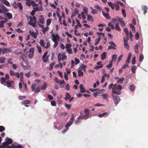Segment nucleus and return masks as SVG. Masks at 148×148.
<instances>
[{
    "mask_svg": "<svg viewBox=\"0 0 148 148\" xmlns=\"http://www.w3.org/2000/svg\"><path fill=\"white\" fill-rule=\"evenodd\" d=\"M52 37L53 38L52 40L54 42L57 41V40L58 41L60 40V37L58 34H56V35L53 34L52 35Z\"/></svg>",
    "mask_w": 148,
    "mask_h": 148,
    "instance_id": "nucleus-3",
    "label": "nucleus"
},
{
    "mask_svg": "<svg viewBox=\"0 0 148 148\" xmlns=\"http://www.w3.org/2000/svg\"><path fill=\"white\" fill-rule=\"evenodd\" d=\"M108 5L111 7L112 9L113 10L114 9V4H113V3L112 2H108Z\"/></svg>",
    "mask_w": 148,
    "mask_h": 148,
    "instance_id": "nucleus-37",
    "label": "nucleus"
},
{
    "mask_svg": "<svg viewBox=\"0 0 148 148\" xmlns=\"http://www.w3.org/2000/svg\"><path fill=\"white\" fill-rule=\"evenodd\" d=\"M26 98V97L25 96H18V98L20 100H22Z\"/></svg>",
    "mask_w": 148,
    "mask_h": 148,
    "instance_id": "nucleus-47",
    "label": "nucleus"
},
{
    "mask_svg": "<svg viewBox=\"0 0 148 148\" xmlns=\"http://www.w3.org/2000/svg\"><path fill=\"white\" fill-rule=\"evenodd\" d=\"M108 26L109 27H110L112 29H114V25L111 22H109L108 24Z\"/></svg>",
    "mask_w": 148,
    "mask_h": 148,
    "instance_id": "nucleus-38",
    "label": "nucleus"
},
{
    "mask_svg": "<svg viewBox=\"0 0 148 148\" xmlns=\"http://www.w3.org/2000/svg\"><path fill=\"white\" fill-rule=\"evenodd\" d=\"M40 45L42 47H44L45 46L44 42L43 40H40Z\"/></svg>",
    "mask_w": 148,
    "mask_h": 148,
    "instance_id": "nucleus-54",
    "label": "nucleus"
},
{
    "mask_svg": "<svg viewBox=\"0 0 148 148\" xmlns=\"http://www.w3.org/2000/svg\"><path fill=\"white\" fill-rule=\"evenodd\" d=\"M84 112L85 114V117L86 119L88 118L89 113V110L87 109H85L84 110Z\"/></svg>",
    "mask_w": 148,
    "mask_h": 148,
    "instance_id": "nucleus-7",
    "label": "nucleus"
},
{
    "mask_svg": "<svg viewBox=\"0 0 148 148\" xmlns=\"http://www.w3.org/2000/svg\"><path fill=\"white\" fill-rule=\"evenodd\" d=\"M11 51H12L11 49L7 48H4L2 49V53L3 54L7 52H11Z\"/></svg>",
    "mask_w": 148,
    "mask_h": 148,
    "instance_id": "nucleus-9",
    "label": "nucleus"
},
{
    "mask_svg": "<svg viewBox=\"0 0 148 148\" xmlns=\"http://www.w3.org/2000/svg\"><path fill=\"white\" fill-rule=\"evenodd\" d=\"M78 75L79 76H80L81 75L82 76H83V72L82 71L80 70L79 69L78 70Z\"/></svg>",
    "mask_w": 148,
    "mask_h": 148,
    "instance_id": "nucleus-39",
    "label": "nucleus"
},
{
    "mask_svg": "<svg viewBox=\"0 0 148 148\" xmlns=\"http://www.w3.org/2000/svg\"><path fill=\"white\" fill-rule=\"evenodd\" d=\"M147 7L146 6H144L143 7V10L144 11V14H145L147 12Z\"/></svg>",
    "mask_w": 148,
    "mask_h": 148,
    "instance_id": "nucleus-41",
    "label": "nucleus"
},
{
    "mask_svg": "<svg viewBox=\"0 0 148 148\" xmlns=\"http://www.w3.org/2000/svg\"><path fill=\"white\" fill-rule=\"evenodd\" d=\"M47 85L46 83H44L43 84V85L41 86V90H45L46 88Z\"/></svg>",
    "mask_w": 148,
    "mask_h": 148,
    "instance_id": "nucleus-33",
    "label": "nucleus"
},
{
    "mask_svg": "<svg viewBox=\"0 0 148 148\" xmlns=\"http://www.w3.org/2000/svg\"><path fill=\"white\" fill-rule=\"evenodd\" d=\"M112 65V62L110 61V62L109 64L106 66V67L108 68H111Z\"/></svg>",
    "mask_w": 148,
    "mask_h": 148,
    "instance_id": "nucleus-45",
    "label": "nucleus"
},
{
    "mask_svg": "<svg viewBox=\"0 0 148 148\" xmlns=\"http://www.w3.org/2000/svg\"><path fill=\"white\" fill-rule=\"evenodd\" d=\"M48 27H47L43 29L42 32L43 34H45V32L47 31V30L48 29Z\"/></svg>",
    "mask_w": 148,
    "mask_h": 148,
    "instance_id": "nucleus-59",
    "label": "nucleus"
},
{
    "mask_svg": "<svg viewBox=\"0 0 148 148\" xmlns=\"http://www.w3.org/2000/svg\"><path fill=\"white\" fill-rule=\"evenodd\" d=\"M1 7L3 10V13L7 12L8 11V10L4 5H1Z\"/></svg>",
    "mask_w": 148,
    "mask_h": 148,
    "instance_id": "nucleus-19",
    "label": "nucleus"
},
{
    "mask_svg": "<svg viewBox=\"0 0 148 148\" xmlns=\"http://www.w3.org/2000/svg\"><path fill=\"white\" fill-rule=\"evenodd\" d=\"M103 75H104V77H107V79H109L110 77V75L109 74H107L105 71L103 72Z\"/></svg>",
    "mask_w": 148,
    "mask_h": 148,
    "instance_id": "nucleus-34",
    "label": "nucleus"
},
{
    "mask_svg": "<svg viewBox=\"0 0 148 148\" xmlns=\"http://www.w3.org/2000/svg\"><path fill=\"white\" fill-rule=\"evenodd\" d=\"M144 59V56L142 54H140L139 57V61L141 62Z\"/></svg>",
    "mask_w": 148,
    "mask_h": 148,
    "instance_id": "nucleus-46",
    "label": "nucleus"
},
{
    "mask_svg": "<svg viewBox=\"0 0 148 148\" xmlns=\"http://www.w3.org/2000/svg\"><path fill=\"white\" fill-rule=\"evenodd\" d=\"M124 45L126 48L127 49H129V46L127 43H124Z\"/></svg>",
    "mask_w": 148,
    "mask_h": 148,
    "instance_id": "nucleus-63",
    "label": "nucleus"
},
{
    "mask_svg": "<svg viewBox=\"0 0 148 148\" xmlns=\"http://www.w3.org/2000/svg\"><path fill=\"white\" fill-rule=\"evenodd\" d=\"M38 20L40 22V23L42 24H43L44 23V18L42 16H39Z\"/></svg>",
    "mask_w": 148,
    "mask_h": 148,
    "instance_id": "nucleus-12",
    "label": "nucleus"
},
{
    "mask_svg": "<svg viewBox=\"0 0 148 148\" xmlns=\"http://www.w3.org/2000/svg\"><path fill=\"white\" fill-rule=\"evenodd\" d=\"M71 97V95L68 92H66V96L64 97L65 100H68Z\"/></svg>",
    "mask_w": 148,
    "mask_h": 148,
    "instance_id": "nucleus-25",
    "label": "nucleus"
},
{
    "mask_svg": "<svg viewBox=\"0 0 148 148\" xmlns=\"http://www.w3.org/2000/svg\"><path fill=\"white\" fill-rule=\"evenodd\" d=\"M107 114V112H103L101 114L98 115V116L100 118H101Z\"/></svg>",
    "mask_w": 148,
    "mask_h": 148,
    "instance_id": "nucleus-31",
    "label": "nucleus"
},
{
    "mask_svg": "<svg viewBox=\"0 0 148 148\" xmlns=\"http://www.w3.org/2000/svg\"><path fill=\"white\" fill-rule=\"evenodd\" d=\"M116 90L121 91L122 89V87L120 85H119L117 87H116L115 88Z\"/></svg>",
    "mask_w": 148,
    "mask_h": 148,
    "instance_id": "nucleus-40",
    "label": "nucleus"
},
{
    "mask_svg": "<svg viewBox=\"0 0 148 148\" xmlns=\"http://www.w3.org/2000/svg\"><path fill=\"white\" fill-rule=\"evenodd\" d=\"M122 14L123 15V17H125L126 16V13H125V10L123 9H122Z\"/></svg>",
    "mask_w": 148,
    "mask_h": 148,
    "instance_id": "nucleus-43",
    "label": "nucleus"
},
{
    "mask_svg": "<svg viewBox=\"0 0 148 148\" xmlns=\"http://www.w3.org/2000/svg\"><path fill=\"white\" fill-rule=\"evenodd\" d=\"M18 3H17L16 2H14L13 3V6L14 8H17L18 7Z\"/></svg>",
    "mask_w": 148,
    "mask_h": 148,
    "instance_id": "nucleus-49",
    "label": "nucleus"
},
{
    "mask_svg": "<svg viewBox=\"0 0 148 148\" xmlns=\"http://www.w3.org/2000/svg\"><path fill=\"white\" fill-rule=\"evenodd\" d=\"M36 47L37 49H38L39 53H40L41 52V47H40L39 45H37Z\"/></svg>",
    "mask_w": 148,
    "mask_h": 148,
    "instance_id": "nucleus-60",
    "label": "nucleus"
},
{
    "mask_svg": "<svg viewBox=\"0 0 148 148\" xmlns=\"http://www.w3.org/2000/svg\"><path fill=\"white\" fill-rule=\"evenodd\" d=\"M115 30L118 31H121V29L118 23H116L115 25Z\"/></svg>",
    "mask_w": 148,
    "mask_h": 148,
    "instance_id": "nucleus-21",
    "label": "nucleus"
},
{
    "mask_svg": "<svg viewBox=\"0 0 148 148\" xmlns=\"http://www.w3.org/2000/svg\"><path fill=\"white\" fill-rule=\"evenodd\" d=\"M51 23V19H48L47 21V25H49Z\"/></svg>",
    "mask_w": 148,
    "mask_h": 148,
    "instance_id": "nucleus-48",
    "label": "nucleus"
},
{
    "mask_svg": "<svg viewBox=\"0 0 148 148\" xmlns=\"http://www.w3.org/2000/svg\"><path fill=\"white\" fill-rule=\"evenodd\" d=\"M138 45L137 44L134 47V51L136 53H139L138 50Z\"/></svg>",
    "mask_w": 148,
    "mask_h": 148,
    "instance_id": "nucleus-13",
    "label": "nucleus"
},
{
    "mask_svg": "<svg viewBox=\"0 0 148 148\" xmlns=\"http://www.w3.org/2000/svg\"><path fill=\"white\" fill-rule=\"evenodd\" d=\"M75 64H77L79 63V60L77 58H75Z\"/></svg>",
    "mask_w": 148,
    "mask_h": 148,
    "instance_id": "nucleus-56",
    "label": "nucleus"
},
{
    "mask_svg": "<svg viewBox=\"0 0 148 148\" xmlns=\"http://www.w3.org/2000/svg\"><path fill=\"white\" fill-rule=\"evenodd\" d=\"M65 88L67 90L69 91L70 90V87L69 85V84H67L66 86H65Z\"/></svg>",
    "mask_w": 148,
    "mask_h": 148,
    "instance_id": "nucleus-55",
    "label": "nucleus"
},
{
    "mask_svg": "<svg viewBox=\"0 0 148 148\" xmlns=\"http://www.w3.org/2000/svg\"><path fill=\"white\" fill-rule=\"evenodd\" d=\"M40 89L39 86H38L35 90V92L36 93H38L40 91Z\"/></svg>",
    "mask_w": 148,
    "mask_h": 148,
    "instance_id": "nucleus-52",
    "label": "nucleus"
},
{
    "mask_svg": "<svg viewBox=\"0 0 148 148\" xmlns=\"http://www.w3.org/2000/svg\"><path fill=\"white\" fill-rule=\"evenodd\" d=\"M132 56L131 53H130L129 54V56L127 57V60H126V62L127 63L130 62L131 59V57Z\"/></svg>",
    "mask_w": 148,
    "mask_h": 148,
    "instance_id": "nucleus-28",
    "label": "nucleus"
},
{
    "mask_svg": "<svg viewBox=\"0 0 148 148\" xmlns=\"http://www.w3.org/2000/svg\"><path fill=\"white\" fill-rule=\"evenodd\" d=\"M78 13V12L77 11L75 10L74 12L73 13L72 15L71 16V18L72 19L74 16H76V14Z\"/></svg>",
    "mask_w": 148,
    "mask_h": 148,
    "instance_id": "nucleus-35",
    "label": "nucleus"
},
{
    "mask_svg": "<svg viewBox=\"0 0 148 148\" xmlns=\"http://www.w3.org/2000/svg\"><path fill=\"white\" fill-rule=\"evenodd\" d=\"M106 58V53L104 52L101 54V58L102 60H104Z\"/></svg>",
    "mask_w": 148,
    "mask_h": 148,
    "instance_id": "nucleus-18",
    "label": "nucleus"
},
{
    "mask_svg": "<svg viewBox=\"0 0 148 148\" xmlns=\"http://www.w3.org/2000/svg\"><path fill=\"white\" fill-rule=\"evenodd\" d=\"M30 101L29 100H25L22 101L21 103L24 105L29 104L30 103Z\"/></svg>",
    "mask_w": 148,
    "mask_h": 148,
    "instance_id": "nucleus-11",
    "label": "nucleus"
},
{
    "mask_svg": "<svg viewBox=\"0 0 148 148\" xmlns=\"http://www.w3.org/2000/svg\"><path fill=\"white\" fill-rule=\"evenodd\" d=\"M87 19L88 21H89L91 20V21L92 22L93 21V20L92 19V16L90 15H89L88 14L87 15Z\"/></svg>",
    "mask_w": 148,
    "mask_h": 148,
    "instance_id": "nucleus-22",
    "label": "nucleus"
},
{
    "mask_svg": "<svg viewBox=\"0 0 148 148\" xmlns=\"http://www.w3.org/2000/svg\"><path fill=\"white\" fill-rule=\"evenodd\" d=\"M26 4L29 6H30L31 5H32V1L26 2Z\"/></svg>",
    "mask_w": 148,
    "mask_h": 148,
    "instance_id": "nucleus-50",
    "label": "nucleus"
},
{
    "mask_svg": "<svg viewBox=\"0 0 148 148\" xmlns=\"http://www.w3.org/2000/svg\"><path fill=\"white\" fill-rule=\"evenodd\" d=\"M7 143L6 142H3L2 144L1 148H5L8 145H9V144Z\"/></svg>",
    "mask_w": 148,
    "mask_h": 148,
    "instance_id": "nucleus-20",
    "label": "nucleus"
},
{
    "mask_svg": "<svg viewBox=\"0 0 148 148\" xmlns=\"http://www.w3.org/2000/svg\"><path fill=\"white\" fill-rule=\"evenodd\" d=\"M102 14L106 19H110V16L108 14L106 13H105L104 12L102 11Z\"/></svg>",
    "mask_w": 148,
    "mask_h": 148,
    "instance_id": "nucleus-6",
    "label": "nucleus"
},
{
    "mask_svg": "<svg viewBox=\"0 0 148 148\" xmlns=\"http://www.w3.org/2000/svg\"><path fill=\"white\" fill-rule=\"evenodd\" d=\"M5 58L3 57H1L0 58V62L1 63H3L5 62Z\"/></svg>",
    "mask_w": 148,
    "mask_h": 148,
    "instance_id": "nucleus-29",
    "label": "nucleus"
},
{
    "mask_svg": "<svg viewBox=\"0 0 148 148\" xmlns=\"http://www.w3.org/2000/svg\"><path fill=\"white\" fill-rule=\"evenodd\" d=\"M101 95L103 96V98L105 100H108V95L107 93L102 94Z\"/></svg>",
    "mask_w": 148,
    "mask_h": 148,
    "instance_id": "nucleus-26",
    "label": "nucleus"
},
{
    "mask_svg": "<svg viewBox=\"0 0 148 148\" xmlns=\"http://www.w3.org/2000/svg\"><path fill=\"white\" fill-rule=\"evenodd\" d=\"M113 49L114 50H115L116 49V48H115V47H113L111 45H110L108 48V50H109V49Z\"/></svg>",
    "mask_w": 148,
    "mask_h": 148,
    "instance_id": "nucleus-61",
    "label": "nucleus"
},
{
    "mask_svg": "<svg viewBox=\"0 0 148 148\" xmlns=\"http://www.w3.org/2000/svg\"><path fill=\"white\" fill-rule=\"evenodd\" d=\"M62 61H63V60H65L67 58V56H66L64 54H62Z\"/></svg>",
    "mask_w": 148,
    "mask_h": 148,
    "instance_id": "nucleus-42",
    "label": "nucleus"
},
{
    "mask_svg": "<svg viewBox=\"0 0 148 148\" xmlns=\"http://www.w3.org/2000/svg\"><path fill=\"white\" fill-rule=\"evenodd\" d=\"M14 82L13 81L8 80L6 82V83L7 84V87L9 88L12 86L11 84L13 83Z\"/></svg>",
    "mask_w": 148,
    "mask_h": 148,
    "instance_id": "nucleus-5",
    "label": "nucleus"
},
{
    "mask_svg": "<svg viewBox=\"0 0 148 148\" xmlns=\"http://www.w3.org/2000/svg\"><path fill=\"white\" fill-rule=\"evenodd\" d=\"M1 1L3 3L7 6H9L10 5V3L6 0H1Z\"/></svg>",
    "mask_w": 148,
    "mask_h": 148,
    "instance_id": "nucleus-14",
    "label": "nucleus"
},
{
    "mask_svg": "<svg viewBox=\"0 0 148 148\" xmlns=\"http://www.w3.org/2000/svg\"><path fill=\"white\" fill-rule=\"evenodd\" d=\"M18 7L19 9L21 10H23V7L21 5V3L20 2L18 3Z\"/></svg>",
    "mask_w": 148,
    "mask_h": 148,
    "instance_id": "nucleus-51",
    "label": "nucleus"
},
{
    "mask_svg": "<svg viewBox=\"0 0 148 148\" xmlns=\"http://www.w3.org/2000/svg\"><path fill=\"white\" fill-rule=\"evenodd\" d=\"M76 21L77 23V25L79 27H82V25L80 24L79 21L77 19H76Z\"/></svg>",
    "mask_w": 148,
    "mask_h": 148,
    "instance_id": "nucleus-36",
    "label": "nucleus"
},
{
    "mask_svg": "<svg viewBox=\"0 0 148 148\" xmlns=\"http://www.w3.org/2000/svg\"><path fill=\"white\" fill-rule=\"evenodd\" d=\"M135 86L133 84H131L130 86V90L132 92H133L135 90Z\"/></svg>",
    "mask_w": 148,
    "mask_h": 148,
    "instance_id": "nucleus-16",
    "label": "nucleus"
},
{
    "mask_svg": "<svg viewBox=\"0 0 148 148\" xmlns=\"http://www.w3.org/2000/svg\"><path fill=\"white\" fill-rule=\"evenodd\" d=\"M124 78L123 77L122 78L119 79L118 81L117 82L119 83H122L124 80Z\"/></svg>",
    "mask_w": 148,
    "mask_h": 148,
    "instance_id": "nucleus-44",
    "label": "nucleus"
},
{
    "mask_svg": "<svg viewBox=\"0 0 148 148\" xmlns=\"http://www.w3.org/2000/svg\"><path fill=\"white\" fill-rule=\"evenodd\" d=\"M6 79L4 77H1V84H4V83L6 81Z\"/></svg>",
    "mask_w": 148,
    "mask_h": 148,
    "instance_id": "nucleus-27",
    "label": "nucleus"
},
{
    "mask_svg": "<svg viewBox=\"0 0 148 148\" xmlns=\"http://www.w3.org/2000/svg\"><path fill=\"white\" fill-rule=\"evenodd\" d=\"M116 84H115L112 88V92L117 95H119L121 94V92H118L115 90V86Z\"/></svg>",
    "mask_w": 148,
    "mask_h": 148,
    "instance_id": "nucleus-4",
    "label": "nucleus"
},
{
    "mask_svg": "<svg viewBox=\"0 0 148 148\" xmlns=\"http://www.w3.org/2000/svg\"><path fill=\"white\" fill-rule=\"evenodd\" d=\"M6 16L9 19H10L12 18V14L10 12H8L6 13Z\"/></svg>",
    "mask_w": 148,
    "mask_h": 148,
    "instance_id": "nucleus-24",
    "label": "nucleus"
},
{
    "mask_svg": "<svg viewBox=\"0 0 148 148\" xmlns=\"http://www.w3.org/2000/svg\"><path fill=\"white\" fill-rule=\"evenodd\" d=\"M83 86L84 85L83 84H81L80 85L79 88L80 89V92L81 93H84L86 91L85 89Z\"/></svg>",
    "mask_w": 148,
    "mask_h": 148,
    "instance_id": "nucleus-10",
    "label": "nucleus"
},
{
    "mask_svg": "<svg viewBox=\"0 0 148 148\" xmlns=\"http://www.w3.org/2000/svg\"><path fill=\"white\" fill-rule=\"evenodd\" d=\"M29 18L30 19V21L28 23V24L32 26L33 27H35L36 26V24L37 19L36 17L35 16H33L32 17L31 16H29Z\"/></svg>",
    "mask_w": 148,
    "mask_h": 148,
    "instance_id": "nucleus-1",
    "label": "nucleus"
},
{
    "mask_svg": "<svg viewBox=\"0 0 148 148\" xmlns=\"http://www.w3.org/2000/svg\"><path fill=\"white\" fill-rule=\"evenodd\" d=\"M29 33L34 38H36L37 37V35L36 33L30 30L29 32Z\"/></svg>",
    "mask_w": 148,
    "mask_h": 148,
    "instance_id": "nucleus-8",
    "label": "nucleus"
},
{
    "mask_svg": "<svg viewBox=\"0 0 148 148\" xmlns=\"http://www.w3.org/2000/svg\"><path fill=\"white\" fill-rule=\"evenodd\" d=\"M112 22L114 23H118V21L116 19V18H114L113 19L112 21Z\"/></svg>",
    "mask_w": 148,
    "mask_h": 148,
    "instance_id": "nucleus-58",
    "label": "nucleus"
},
{
    "mask_svg": "<svg viewBox=\"0 0 148 148\" xmlns=\"http://www.w3.org/2000/svg\"><path fill=\"white\" fill-rule=\"evenodd\" d=\"M55 62H52L50 65L49 67V70L51 71L53 69V67L54 65L55 64Z\"/></svg>",
    "mask_w": 148,
    "mask_h": 148,
    "instance_id": "nucleus-23",
    "label": "nucleus"
},
{
    "mask_svg": "<svg viewBox=\"0 0 148 148\" xmlns=\"http://www.w3.org/2000/svg\"><path fill=\"white\" fill-rule=\"evenodd\" d=\"M117 56L116 55L113 54L112 56V60L111 61L115 62L116 61Z\"/></svg>",
    "mask_w": 148,
    "mask_h": 148,
    "instance_id": "nucleus-15",
    "label": "nucleus"
},
{
    "mask_svg": "<svg viewBox=\"0 0 148 148\" xmlns=\"http://www.w3.org/2000/svg\"><path fill=\"white\" fill-rule=\"evenodd\" d=\"M114 5L115 6V9L116 10H119V6L118 4L116 3H114Z\"/></svg>",
    "mask_w": 148,
    "mask_h": 148,
    "instance_id": "nucleus-30",
    "label": "nucleus"
},
{
    "mask_svg": "<svg viewBox=\"0 0 148 148\" xmlns=\"http://www.w3.org/2000/svg\"><path fill=\"white\" fill-rule=\"evenodd\" d=\"M34 53H29L28 55V57L29 58L31 59L34 56Z\"/></svg>",
    "mask_w": 148,
    "mask_h": 148,
    "instance_id": "nucleus-62",
    "label": "nucleus"
},
{
    "mask_svg": "<svg viewBox=\"0 0 148 148\" xmlns=\"http://www.w3.org/2000/svg\"><path fill=\"white\" fill-rule=\"evenodd\" d=\"M6 142H7V143L9 144V145L12 143L13 142V141L12 139L8 138H6Z\"/></svg>",
    "mask_w": 148,
    "mask_h": 148,
    "instance_id": "nucleus-17",
    "label": "nucleus"
},
{
    "mask_svg": "<svg viewBox=\"0 0 148 148\" xmlns=\"http://www.w3.org/2000/svg\"><path fill=\"white\" fill-rule=\"evenodd\" d=\"M112 97L114 101V103L116 104H118L120 100V98L119 96L114 95H112Z\"/></svg>",
    "mask_w": 148,
    "mask_h": 148,
    "instance_id": "nucleus-2",
    "label": "nucleus"
},
{
    "mask_svg": "<svg viewBox=\"0 0 148 148\" xmlns=\"http://www.w3.org/2000/svg\"><path fill=\"white\" fill-rule=\"evenodd\" d=\"M65 34L67 36L69 37L72 38V35L71 34L69 33L68 32H66L65 33Z\"/></svg>",
    "mask_w": 148,
    "mask_h": 148,
    "instance_id": "nucleus-57",
    "label": "nucleus"
},
{
    "mask_svg": "<svg viewBox=\"0 0 148 148\" xmlns=\"http://www.w3.org/2000/svg\"><path fill=\"white\" fill-rule=\"evenodd\" d=\"M12 148H22V146L20 145H19L17 146H14Z\"/></svg>",
    "mask_w": 148,
    "mask_h": 148,
    "instance_id": "nucleus-64",
    "label": "nucleus"
},
{
    "mask_svg": "<svg viewBox=\"0 0 148 148\" xmlns=\"http://www.w3.org/2000/svg\"><path fill=\"white\" fill-rule=\"evenodd\" d=\"M137 69L136 67L135 66H133L131 69V71L133 73H134L136 72V70Z\"/></svg>",
    "mask_w": 148,
    "mask_h": 148,
    "instance_id": "nucleus-32",
    "label": "nucleus"
},
{
    "mask_svg": "<svg viewBox=\"0 0 148 148\" xmlns=\"http://www.w3.org/2000/svg\"><path fill=\"white\" fill-rule=\"evenodd\" d=\"M136 57L135 56V57H134L133 58H132V64H133V65L135 63V62L136 61Z\"/></svg>",
    "mask_w": 148,
    "mask_h": 148,
    "instance_id": "nucleus-53",
    "label": "nucleus"
}]
</instances>
